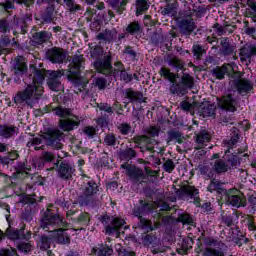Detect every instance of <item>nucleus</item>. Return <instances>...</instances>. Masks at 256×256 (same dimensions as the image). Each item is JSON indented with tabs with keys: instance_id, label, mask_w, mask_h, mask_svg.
Listing matches in <instances>:
<instances>
[{
	"instance_id": "obj_17",
	"label": "nucleus",
	"mask_w": 256,
	"mask_h": 256,
	"mask_svg": "<svg viewBox=\"0 0 256 256\" xmlns=\"http://www.w3.org/2000/svg\"><path fill=\"white\" fill-rule=\"evenodd\" d=\"M236 193L238 194L228 195V203L232 205V207H245V205H247V200L245 199V196L240 194L237 190Z\"/></svg>"
},
{
	"instance_id": "obj_57",
	"label": "nucleus",
	"mask_w": 256,
	"mask_h": 256,
	"mask_svg": "<svg viewBox=\"0 0 256 256\" xmlns=\"http://www.w3.org/2000/svg\"><path fill=\"white\" fill-rule=\"evenodd\" d=\"M78 221L79 223H82V225H89V214L87 213L81 214L78 217Z\"/></svg>"
},
{
	"instance_id": "obj_38",
	"label": "nucleus",
	"mask_w": 256,
	"mask_h": 256,
	"mask_svg": "<svg viewBox=\"0 0 256 256\" xmlns=\"http://www.w3.org/2000/svg\"><path fill=\"white\" fill-rule=\"evenodd\" d=\"M115 37H117V34L110 30H106L104 33L98 35V38L103 39L104 41H113Z\"/></svg>"
},
{
	"instance_id": "obj_28",
	"label": "nucleus",
	"mask_w": 256,
	"mask_h": 256,
	"mask_svg": "<svg viewBox=\"0 0 256 256\" xmlns=\"http://www.w3.org/2000/svg\"><path fill=\"white\" fill-rule=\"evenodd\" d=\"M195 30V23L193 20L184 19L180 22V31L184 35H189Z\"/></svg>"
},
{
	"instance_id": "obj_24",
	"label": "nucleus",
	"mask_w": 256,
	"mask_h": 256,
	"mask_svg": "<svg viewBox=\"0 0 256 256\" xmlns=\"http://www.w3.org/2000/svg\"><path fill=\"white\" fill-rule=\"evenodd\" d=\"M72 73H79V71L85 69V58L83 55H74L72 58Z\"/></svg>"
},
{
	"instance_id": "obj_49",
	"label": "nucleus",
	"mask_w": 256,
	"mask_h": 256,
	"mask_svg": "<svg viewBox=\"0 0 256 256\" xmlns=\"http://www.w3.org/2000/svg\"><path fill=\"white\" fill-rule=\"evenodd\" d=\"M117 142V138L115 137L114 134H107L104 138V143L106 145H115Z\"/></svg>"
},
{
	"instance_id": "obj_39",
	"label": "nucleus",
	"mask_w": 256,
	"mask_h": 256,
	"mask_svg": "<svg viewBox=\"0 0 256 256\" xmlns=\"http://www.w3.org/2000/svg\"><path fill=\"white\" fill-rule=\"evenodd\" d=\"M120 79L125 81V83H131L134 79L137 80V74L132 75L122 70L120 71Z\"/></svg>"
},
{
	"instance_id": "obj_37",
	"label": "nucleus",
	"mask_w": 256,
	"mask_h": 256,
	"mask_svg": "<svg viewBox=\"0 0 256 256\" xmlns=\"http://www.w3.org/2000/svg\"><path fill=\"white\" fill-rule=\"evenodd\" d=\"M127 33L130 35H137L141 31V26L137 22H132L126 28Z\"/></svg>"
},
{
	"instance_id": "obj_46",
	"label": "nucleus",
	"mask_w": 256,
	"mask_h": 256,
	"mask_svg": "<svg viewBox=\"0 0 256 256\" xmlns=\"http://www.w3.org/2000/svg\"><path fill=\"white\" fill-rule=\"evenodd\" d=\"M0 256H19L17 255V250L13 248L0 249Z\"/></svg>"
},
{
	"instance_id": "obj_33",
	"label": "nucleus",
	"mask_w": 256,
	"mask_h": 256,
	"mask_svg": "<svg viewBox=\"0 0 256 256\" xmlns=\"http://www.w3.org/2000/svg\"><path fill=\"white\" fill-rule=\"evenodd\" d=\"M49 39H51L50 32H38L34 35V40L37 43H46V41H49Z\"/></svg>"
},
{
	"instance_id": "obj_11",
	"label": "nucleus",
	"mask_w": 256,
	"mask_h": 256,
	"mask_svg": "<svg viewBox=\"0 0 256 256\" xmlns=\"http://www.w3.org/2000/svg\"><path fill=\"white\" fill-rule=\"evenodd\" d=\"M46 59H49L51 63L61 65L67 59V53L62 48L53 47L46 52Z\"/></svg>"
},
{
	"instance_id": "obj_51",
	"label": "nucleus",
	"mask_w": 256,
	"mask_h": 256,
	"mask_svg": "<svg viewBox=\"0 0 256 256\" xmlns=\"http://www.w3.org/2000/svg\"><path fill=\"white\" fill-rule=\"evenodd\" d=\"M116 249L118 251V255L120 256H135V252H129L123 248H121V245H117Z\"/></svg>"
},
{
	"instance_id": "obj_58",
	"label": "nucleus",
	"mask_w": 256,
	"mask_h": 256,
	"mask_svg": "<svg viewBox=\"0 0 256 256\" xmlns=\"http://www.w3.org/2000/svg\"><path fill=\"white\" fill-rule=\"evenodd\" d=\"M217 189H219V182H217V180H212L208 186V191L213 193V191H217Z\"/></svg>"
},
{
	"instance_id": "obj_47",
	"label": "nucleus",
	"mask_w": 256,
	"mask_h": 256,
	"mask_svg": "<svg viewBox=\"0 0 256 256\" xmlns=\"http://www.w3.org/2000/svg\"><path fill=\"white\" fill-rule=\"evenodd\" d=\"M175 169V163L173 160H166L164 163V170L166 173H173V170Z\"/></svg>"
},
{
	"instance_id": "obj_6",
	"label": "nucleus",
	"mask_w": 256,
	"mask_h": 256,
	"mask_svg": "<svg viewBox=\"0 0 256 256\" xmlns=\"http://www.w3.org/2000/svg\"><path fill=\"white\" fill-rule=\"evenodd\" d=\"M102 223L105 227L106 234L110 236L120 237L122 229H129L125 220L118 217H104Z\"/></svg>"
},
{
	"instance_id": "obj_31",
	"label": "nucleus",
	"mask_w": 256,
	"mask_h": 256,
	"mask_svg": "<svg viewBox=\"0 0 256 256\" xmlns=\"http://www.w3.org/2000/svg\"><path fill=\"white\" fill-rule=\"evenodd\" d=\"M167 63L170 67L176 69V71H181V69H183V61L175 56H169L167 58Z\"/></svg>"
},
{
	"instance_id": "obj_30",
	"label": "nucleus",
	"mask_w": 256,
	"mask_h": 256,
	"mask_svg": "<svg viewBox=\"0 0 256 256\" xmlns=\"http://www.w3.org/2000/svg\"><path fill=\"white\" fill-rule=\"evenodd\" d=\"M179 5L177 2H174L172 4H168L163 10L162 15H168L169 17H175L177 15V9Z\"/></svg>"
},
{
	"instance_id": "obj_10",
	"label": "nucleus",
	"mask_w": 256,
	"mask_h": 256,
	"mask_svg": "<svg viewBox=\"0 0 256 256\" xmlns=\"http://www.w3.org/2000/svg\"><path fill=\"white\" fill-rule=\"evenodd\" d=\"M209 247L203 251V256H225V243L210 239L208 242Z\"/></svg>"
},
{
	"instance_id": "obj_20",
	"label": "nucleus",
	"mask_w": 256,
	"mask_h": 256,
	"mask_svg": "<svg viewBox=\"0 0 256 256\" xmlns=\"http://www.w3.org/2000/svg\"><path fill=\"white\" fill-rule=\"evenodd\" d=\"M181 191L183 195L186 197H190V199H194L195 205L199 206V190L190 185H184L181 187Z\"/></svg>"
},
{
	"instance_id": "obj_19",
	"label": "nucleus",
	"mask_w": 256,
	"mask_h": 256,
	"mask_svg": "<svg viewBox=\"0 0 256 256\" xmlns=\"http://www.w3.org/2000/svg\"><path fill=\"white\" fill-rule=\"evenodd\" d=\"M73 173H75V168L69 165V163L61 162L58 169V175L61 179H71Z\"/></svg>"
},
{
	"instance_id": "obj_50",
	"label": "nucleus",
	"mask_w": 256,
	"mask_h": 256,
	"mask_svg": "<svg viewBox=\"0 0 256 256\" xmlns=\"http://www.w3.org/2000/svg\"><path fill=\"white\" fill-rule=\"evenodd\" d=\"M83 133L85 135H87V137H93V135H95V133H97V129L93 126H86L83 129Z\"/></svg>"
},
{
	"instance_id": "obj_23",
	"label": "nucleus",
	"mask_w": 256,
	"mask_h": 256,
	"mask_svg": "<svg viewBox=\"0 0 256 256\" xmlns=\"http://www.w3.org/2000/svg\"><path fill=\"white\" fill-rule=\"evenodd\" d=\"M91 255L97 256H112L113 255V248L108 245H99L98 247H94L91 250Z\"/></svg>"
},
{
	"instance_id": "obj_5",
	"label": "nucleus",
	"mask_w": 256,
	"mask_h": 256,
	"mask_svg": "<svg viewBox=\"0 0 256 256\" xmlns=\"http://www.w3.org/2000/svg\"><path fill=\"white\" fill-rule=\"evenodd\" d=\"M91 57L94 59V68L98 73L109 75L113 66L111 65V53L103 51V48L96 47L91 52Z\"/></svg>"
},
{
	"instance_id": "obj_4",
	"label": "nucleus",
	"mask_w": 256,
	"mask_h": 256,
	"mask_svg": "<svg viewBox=\"0 0 256 256\" xmlns=\"http://www.w3.org/2000/svg\"><path fill=\"white\" fill-rule=\"evenodd\" d=\"M49 111H53L58 117H60V127L63 131H73L75 127H79L81 119L78 116L71 114V110L63 108L61 106L50 105Z\"/></svg>"
},
{
	"instance_id": "obj_3",
	"label": "nucleus",
	"mask_w": 256,
	"mask_h": 256,
	"mask_svg": "<svg viewBox=\"0 0 256 256\" xmlns=\"http://www.w3.org/2000/svg\"><path fill=\"white\" fill-rule=\"evenodd\" d=\"M160 75L172 83V86L170 87V93H173V95H185L187 94V90L193 89V85H195L193 76L189 74H183L180 83L175 82L179 75L174 74L167 67H162L160 69Z\"/></svg>"
},
{
	"instance_id": "obj_27",
	"label": "nucleus",
	"mask_w": 256,
	"mask_h": 256,
	"mask_svg": "<svg viewBox=\"0 0 256 256\" xmlns=\"http://www.w3.org/2000/svg\"><path fill=\"white\" fill-rule=\"evenodd\" d=\"M215 104H203L200 106L199 113L202 117H215Z\"/></svg>"
},
{
	"instance_id": "obj_1",
	"label": "nucleus",
	"mask_w": 256,
	"mask_h": 256,
	"mask_svg": "<svg viewBox=\"0 0 256 256\" xmlns=\"http://www.w3.org/2000/svg\"><path fill=\"white\" fill-rule=\"evenodd\" d=\"M41 227L44 231L51 233L50 237L57 243L67 245V243L71 242L67 229H63L67 227V224L61 216L46 214L41 221Z\"/></svg>"
},
{
	"instance_id": "obj_2",
	"label": "nucleus",
	"mask_w": 256,
	"mask_h": 256,
	"mask_svg": "<svg viewBox=\"0 0 256 256\" xmlns=\"http://www.w3.org/2000/svg\"><path fill=\"white\" fill-rule=\"evenodd\" d=\"M45 81V71L44 70H36L32 84H29L27 88L18 92L14 97V101L16 104L28 103L29 101L37 100L41 95H43V82Z\"/></svg>"
},
{
	"instance_id": "obj_36",
	"label": "nucleus",
	"mask_w": 256,
	"mask_h": 256,
	"mask_svg": "<svg viewBox=\"0 0 256 256\" xmlns=\"http://www.w3.org/2000/svg\"><path fill=\"white\" fill-rule=\"evenodd\" d=\"M135 157V150L128 148L120 152V159L122 161H129V159H133Z\"/></svg>"
},
{
	"instance_id": "obj_52",
	"label": "nucleus",
	"mask_w": 256,
	"mask_h": 256,
	"mask_svg": "<svg viewBox=\"0 0 256 256\" xmlns=\"http://www.w3.org/2000/svg\"><path fill=\"white\" fill-rule=\"evenodd\" d=\"M98 107H99L100 111H105V113H109V114L113 113V107H111L107 103H101L98 105Z\"/></svg>"
},
{
	"instance_id": "obj_54",
	"label": "nucleus",
	"mask_w": 256,
	"mask_h": 256,
	"mask_svg": "<svg viewBox=\"0 0 256 256\" xmlns=\"http://www.w3.org/2000/svg\"><path fill=\"white\" fill-rule=\"evenodd\" d=\"M135 215L136 217H139L140 222L144 227H147V229H151V231H153V226H151L150 220L144 219L140 214H135Z\"/></svg>"
},
{
	"instance_id": "obj_26",
	"label": "nucleus",
	"mask_w": 256,
	"mask_h": 256,
	"mask_svg": "<svg viewBox=\"0 0 256 256\" xmlns=\"http://www.w3.org/2000/svg\"><path fill=\"white\" fill-rule=\"evenodd\" d=\"M220 45L222 47V53L224 55H233L235 52V44H232L229 38H222Z\"/></svg>"
},
{
	"instance_id": "obj_15",
	"label": "nucleus",
	"mask_w": 256,
	"mask_h": 256,
	"mask_svg": "<svg viewBox=\"0 0 256 256\" xmlns=\"http://www.w3.org/2000/svg\"><path fill=\"white\" fill-rule=\"evenodd\" d=\"M48 75H50L47 85L51 91H61V77H63L64 73L61 71H48Z\"/></svg>"
},
{
	"instance_id": "obj_8",
	"label": "nucleus",
	"mask_w": 256,
	"mask_h": 256,
	"mask_svg": "<svg viewBox=\"0 0 256 256\" xmlns=\"http://www.w3.org/2000/svg\"><path fill=\"white\" fill-rule=\"evenodd\" d=\"M212 169L216 173H227V171L237 167L239 165V157L232 155L227 161L223 159L214 160L212 163Z\"/></svg>"
},
{
	"instance_id": "obj_21",
	"label": "nucleus",
	"mask_w": 256,
	"mask_h": 256,
	"mask_svg": "<svg viewBox=\"0 0 256 256\" xmlns=\"http://www.w3.org/2000/svg\"><path fill=\"white\" fill-rule=\"evenodd\" d=\"M124 97L129 99L130 103H145V97H143V93L134 91L133 89L125 90Z\"/></svg>"
},
{
	"instance_id": "obj_41",
	"label": "nucleus",
	"mask_w": 256,
	"mask_h": 256,
	"mask_svg": "<svg viewBox=\"0 0 256 256\" xmlns=\"http://www.w3.org/2000/svg\"><path fill=\"white\" fill-rule=\"evenodd\" d=\"M39 145H41V138H33L31 141L27 143V147H29V149H31V147H34L36 151H39V149H42L43 146H39Z\"/></svg>"
},
{
	"instance_id": "obj_64",
	"label": "nucleus",
	"mask_w": 256,
	"mask_h": 256,
	"mask_svg": "<svg viewBox=\"0 0 256 256\" xmlns=\"http://www.w3.org/2000/svg\"><path fill=\"white\" fill-rule=\"evenodd\" d=\"M17 3H23L26 7H31L33 3H35V0H16Z\"/></svg>"
},
{
	"instance_id": "obj_45",
	"label": "nucleus",
	"mask_w": 256,
	"mask_h": 256,
	"mask_svg": "<svg viewBox=\"0 0 256 256\" xmlns=\"http://www.w3.org/2000/svg\"><path fill=\"white\" fill-rule=\"evenodd\" d=\"M18 249L23 253H29V251L33 249V244H31V242L21 243L18 245Z\"/></svg>"
},
{
	"instance_id": "obj_25",
	"label": "nucleus",
	"mask_w": 256,
	"mask_h": 256,
	"mask_svg": "<svg viewBox=\"0 0 256 256\" xmlns=\"http://www.w3.org/2000/svg\"><path fill=\"white\" fill-rule=\"evenodd\" d=\"M236 86L240 95H247V93H249V91L253 89V85H251V82L242 79H239L237 81Z\"/></svg>"
},
{
	"instance_id": "obj_22",
	"label": "nucleus",
	"mask_w": 256,
	"mask_h": 256,
	"mask_svg": "<svg viewBox=\"0 0 256 256\" xmlns=\"http://www.w3.org/2000/svg\"><path fill=\"white\" fill-rule=\"evenodd\" d=\"M253 55H256L255 47L246 46L240 50V60L242 63H246V65L250 63V59Z\"/></svg>"
},
{
	"instance_id": "obj_18",
	"label": "nucleus",
	"mask_w": 256,
	"mask_h": 256,
	"mask_svg": "<svg viewBox=\"0 0 256 256\" xmlns=\"http://www.w3.org/2000/svg\"><path fill=\"white\" fill-rule=\"evenodd\" d=\"M231 73H234L233 64H224L222 67H216L213 70L216 79H224L225 75H231Z\"/></svg>"
},
{
	"instance_id": "obj_34",
	"label": "nucleus",
	"mask_w": 256,
	"mask_h": 256,
	"mask_svg": "<svg viewBox=\"0 0 256 256\" xmlns=\"http://www.w3.org/2000/svg\"><path fill=\"white\" fill-rule=\"evenodd\" d=\"M29 171H31V166L28 164H20L19 168L17 170V175L16 177L21 178V177H27L29 175Z\"/></svg>"
},
{
	"instance_id": "obj_61",
	"label": "nucleus",
	"mask_w": 256,
	"mask_h": 256,
	"mask_svg": "<svg viewBox=\"0 0 256 256\" xmlns=\"http://www.w3.org/2000/svg\"><path fill=\"white\" fill-rule=\"evenodd\" d=\"M43 159H44V161L51 162V161H53L55 159V156L51 152H45L43 154Z\"/></svg>"
},
{
	"instance_id": "obj_53",
	"label": "nucleus",
	"mask_w": 256,
	"mask_h": 256,
	"mask_svg": "<svg viewBox=\"0 0 256 256\" xmlns=\"http://www.w3.org/2000/svg\"><path fill=\"white\" fill-rule=\"evenodd\" d=\"M119 131L122 133V135H129L131 132V126L129 124H121L119 126Z\"/></svg>"
},
{
	"instance_id": "obj_35",
	"label": "nucleus",
	"mask_w": 256,
	"mask_h": 256,
	"mask_svg": "<svg viewBox=\"0 0 256 256\" xmlns=\"http://www.w3.org/2000/svg\"><path fill=\"white\" fill-rule=\"evenodd\" d=\"M38 247H40L42 251H47V249L51 247V237L42 236L38 242Z\"/></svg>"
},
{
	"instance_id": "obj_44",
	"label": "nucleus",
	"mask_w": 256,
	"mask_h": 256,
	"mask_svg": "<svg viewBox=\"0 0 256 256\" xmlns=\"http://www.w3.org/2000/svg\"><path fill=\"white\" fill-rule=\"evenodd\" d=\"M178 219L181 223H185L186 225H193V218H191V215L189 214H181Z\"/></svg>"
},
{
	"instance_id": "obj_32",
	"label": "nucleus",
	"mask_w": 256,
	"mask_h": 256,
	"mask_svg": "<svg viewBox=\"0 0 256 256\" xmlns=\"http://www.w3.org/2000/svg\"><path fill=\"white\" fill-rule=\"evenodd\" d=\"M15 133V127L13 126H1L0 127V137L3 139H9V137H13Z\"/></svg>"
},
{
	"instance_id": "obj_56",
	"label": "nucleus",
	"mask_w": 256,
	"mask_h": 256,
	"mask_svg": "<svg viewBox=\"0 0 256 256\" xmlns=\"http://www.w3.org/2000/svg\"><path fill=\"white\" fill-rule=\"evenodd\" d=\"M95 85L96 87H98V89H105V87L107 86V80H105V78H97L95 81Z\"/></svg>"
},
{
	"instance_id": "obj_12",
	"label": "nucleus",
	"mask_w": 256,
	"mask_h": 256,
	"mask_svg": "<svg viewBox=\"0 0 256 256\" xmlns=\"http://www.w3.org/2000/svg\"><path fill=\"white\" fill-rule=\"evenodd\" d=\"M99 191L97 189V184L93 181H89L84 187L83 195L80 196L79 201L81 205H89L93 201V195Z\"/></svg>"
},
{
	"instance_id": "obj_48",
	"label": "nucleus",
	"mask_w": 256,
	"mask_h": 256,
	"mask_svg": "<svg viewBox=\"0 0 256 256\" xmlns=\"http://www.w3.org/2000/svg\"><path fill=\"white\" fill-rule=\"evenodd\" d=\"M11 31L9 22L7 20H0V33H7Z\"/></svg>"
},
{
	"instance_id": "obj_7",
	"label": "nucleus",
	"mask_w": 256,
	"mask_h": 256,
	"mask_svg": "<svg viewBox=\"0 0 256 256\" xmlns=\"http://www.w3.org/2000/svg\"><path fill=\"white\" fill-rule=\"evenodd\" d=\"M121 167L122 169H126V174L128 177L131 179H136L137 181L146 179V177H157V171L149 168H145V172H143V170L129 164H123Z\"/></svg>"
},
{
	"instance_id": "obj_42",
	"label": "nucleus",
	"mask_w": 256,
	"mask_h": 256,
	"mask_svg": "<svg viewBox=\"0 0 256 256\" xmlns=\"http://www.w3.org/2000/svg\"><path fill=\"white\" fill-rule=\"evenodd\" d=\"M64 5L69 9V11H80L81 6L75 4L73 0H64Z\"/></svg>"
},
{
	"instance_id": "obj_14",
	"label": "nucleus",
	"mask_w": 256,
	"mask_h": 256,
	"mask_svg": "<svg viewBox=\"0 0 256 256\" xmlns=\"http://www.w3.org/2000/svg\"><path fill=\"white\" fill-rule=\"evenodd\" d=\"M217 101L218 107H220V109H223L224 111H231L233 113L237 109V99L233 98V96L231 95L217 98Z\"/></svg>"
},
{
	"instance_id": "obj_29",
	"label": "nucleus",
	"mask_w": 256,
	"mask_h": 256,
	"mask_svg": "<svg viewBox=\"0 0 256 256\" xmlns=\"http://www.w3.org/2000/svg\"><path fill=\"white\" fill-rule=\"evenodd\" d=\"M211 141V135L206 131L200 132L196 137V143L199 145V148L205 147V143H209Z\"/></svg>"
},
{
	"instance_id": "obj_63",
	"label": "nucleus",
	"mask_w": 256,
	"mask_h": 256,
	"mask_svg": "<svg viewBox=\"0 0 256 256\" xmlns=\"http://www.w3.org/2000/svg\"><path fill=\"white\" fill-rule=\"evenodd\" d=\"M148 133L149 135H151V137H157V135H159V129L155 127H150Z\"/></svg>"
},
{
	"instance_id": "obj_43",
	"label": "nucleus",
	"mask_w": 256,
	"mask_h": 256,
	"mask_svg": "<svg viewBox=\"0 0 256 256\" xmlns=\"http://www.w3.org/2000/svg\"><path fill=\"white\" fill-rule=\"evenodd\" d=\"M9 43H11V40L7 36H4L3 38L0 39V55H3V53L7 51L5 50V47H7Z\"/></svg>"
},
{
	"instance_id": "obj_59",
	"label": "nucleus",
	"mask_w": 256,
	"mask_h": 256,
	"mask_svg": "<svg viewBox=\"0 0 256 256\" xmlns=\"http://www.w3.org/2000/svg\"><path fill=\"white\" fill-rule=\"evenodd\" d=\"M193 241L191 239L184 240V243L182 244L183 251H189L193 246Z\"/></svg>"
},
{
	"instance_id": "obj_60",
	"label": "nucleus",
	"mask_w": 256,
	"mask_h": 256,
	"mask_svg": "<svg viewBox=\"0 0 256 256\" xmlns=\"http://www.w3.org/2000/svg\"><path fill=\"white\" fill-rule=\"evenodd\" d=\"M124 53H126V55H129L132 61H135V57L137 54L135 53V51H133V48L126 47Z\"/></svg>"
},
{
	"instance_id": "obj_16",
	"label": "nucleus",
	"mask_w": 256,
	"mask_h": 256,
	"mask_svg": "<svg viewBox=\"0 0 256 256\" xmlns=\"http://www.w3.org/2000/svg\"><path fill=\"white\" fill-rule=\"evenodd\" d=\"M12 69L16 77H23L27 73V63H25V58L19 56L14 60Z\"/></svg>"
},
{
	"instance_id": "obj_55",
	"label": "nucleus",
	"mask_w": 256,
	"mask_h": 256,
	"mask_svg": "<svg viewBox=\"0 0 256 256\" xmlns=\"http://www.w3.org/2000/svg\"><path fill=\"white\" fill-rule=\"evenodd\" d=\"M193 53H194L195 57H197V59H199L201 57V55H203V48L201 47V45H199V44L194 45Z\"/></svg>"
},
{
	"instance_id": "obj_40",
	"label": "nucleus",
	"mask_w": 256,
	"mask_h": 256,
	"mask_svg": "<svg viewBox=\"0 0 256 256\" xmlns=\"http://www.w3.org/2000/svg\"><path fill=\"white\" fill-rule=\"evenodd\" d=\"M138 13H143V11H147L149 9V1L148 0H138L137 4Z\"/></svg>"
},
{
	"instance_id": "obj_9",
	"label": "nucleus",
	"mask_w": 256,
	"mask_h": 256,
	"mask_svg": "<svg viewBox=\"0 0 256 256\" xmlns=\"http://www.w3.org/2000/svg\"><path fill=\"white\" fill-rule=\"evenodd\" d=\"M44 139L47 142V145L53 147V149H63V132H60L59 129H50L43 135Z\"/></svg>"
},
{
	"instance_id": "obj_62",
	"label": "nucleus",
	"mask_w": 256,
	"mask_h": 256,
	"mask_svg": "<svg viewBox=\"0 0 256 256\" xmlns=\"http://www.w3.org/2000/svg\"><path fill=\"white\" fill-rule=\"evenodd\" d=\"M1 7L5 10V11H9V9H13L14 5H13V2L11 1H6L5 3L3 4H0Z\"/></svg>"
},
{
	"instance_id": "obj_13",
	"label": "nucleus",
	"mask_w": 256,
	"mask_h": 256,
	"mask_svg": "<svg viewBox=\"0 0 256 256\" xmlns=\"http://www.w3.org/2000/svg\"><path fill=\"white\" fill-rule=\"evenodd\" d=\"M5 235L8 239H11L12 241L23 239L24 241H29V239H31V231H26L25 233V229L21 228L20 230H17L11 226L7 228Z\"/></svg>"
}]
</instances>
